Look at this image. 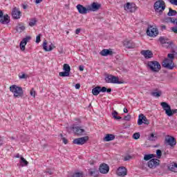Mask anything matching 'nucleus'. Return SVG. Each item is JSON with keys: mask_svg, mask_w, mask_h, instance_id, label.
<instances>
[{"mask_svg": "<svg viewBox=\"0 0 177 177\" xmlns=\"http://www.w3.org/2000/svg\"><path fill=\"white\" fill-rule=\"evenodd\" d=\"M48 45V42L46 41V40L44 41L43 43V49L46 51V52H50V50H53V48H55V45H53V44H51L49 46V48H48L47 46Z\"/></svg>", "mask_w": 177, "mask_h": 177, "instance_id": "nucleus-21", "label": "nucleus"}, {"mask_svg": "<svg viewBox=\"0 0 177 177\" xmlns=\"http://www.w3.org/2000/svg\"><path fill=\"white\" fill-rule=\"evenodd\" d=\"M46 174H48V175H52V171H46Z\"/></svg>", "mask_w": 177, "mask_h": 177, "instance_id": "nucleus-62", "label": "nucleus"}, {"mask_svg": "<svg viewBox=\"0 0 177 177\" xmlns=\"http://www.w3.org/2000/svg\"><path fill=\"white\" fill-rule=\"evenodd\" d=\"M156 157V155L154 154H147L144 156V160L145 161H149V160H151V158H154Z\"/></svg>", "mask_w": 177, "mask_h": 177, "instance_id": "nucleus-33", "label": "nucleus"}, {"mask_svg": "<svg viewBox=\"0 0 177 177\" xmlns=\"http://www.w3.org/2000/svg\"><path fill=\"white\" fill-rule=\"evenodd\" d=\"M157 139V136H154L153 133H151L150 136H149L148 137V140H151V141H154Z\"/></svg>", "mask_w": 177, "mask_h": 177, "instance_id": "nucleus-37", "label": "nucleus"}, {"mask_svg": "<svg viewBox=\"0 0 177 177\" xmlns=\"http://www.w3.org/2000/svg\"><path fill=\"white\" fill-rule=\"evenodd\" d=\"M30 96H33V97H35V90L34 88H32L30 92Z\"/></svg>", "mask_w": 177, "mask_h": 177, "instance_id": "nucleus-49", "label": "nucleus"}, {"mask_svg": "<svg viewBox=\"0 0 177 177\" xmlns=\"http://www.w3.org/2000/svg\"><path fill=\"white\" fill-rule=\"evenodd\" d=\"M124 10L133 13V12H135L136 10V5L133 3H127L126 5H124Z\"/></svg>", "mask_w": 177, "mask_h": 177, "instance_id": "nucleus-14", "label": "nucleus"}, {"mask_svg": "<svg viewBox=\"0 0 177 177\" xmlns=\"http://www.w3.org/2000/svg\"><path fill=\"white\" fill-rule=\"evenodd\" d=\"M159 41L162 45H164V44H167V48H172V45H174L172 41H168V39H165L164 37H160L159 38Z\"/></svg>", "mask_w": 177, "mask_h": 177, "instance_id": "nucleus-23", "label": "nucleus"}, {"mask_svg": "<svg viewBox=\"0 0 177 177\" xmlns=\"http://www.w3.org/2000/svg\"><path fill=\"white\" fill-rule=\"evenodd\" d=\"M172 24L177 26V18H173Z\"/></svg>", "mask_w": 177, "mask_h": 177, "instance_id": "nucleus-53", "label": "nucleus"}, {"mask_svg": "<svg viewBox=\"0 0 177 177\" xmlns=\"http://www.w3.org/2000/svg\"><path fill=\"white\" fill-rule=\"evenodd\" d=\"M20 160L19 163L21 167H27V165H28V161H27L23 156L20 157Z\"/></svg>", "mask_w": 177, "mask_h": 177, "instance_id": "nucleus-28", "label": "nucleus"}, {"mask_svg": "<svg viewBox=\"0 0 177 177\" xmlns=\"http://www.w3.org/2000/svg\"><path fill=\"white\" fill-rule=\"evenodd\" d=\"M123 111H124V113H128V109H127V108H124V109H123Z\"/></svg>", "mask_w": 177, "mask_h": 177, "instance_id": "nucleus-63", "label": "nucleus"}, {"mask_svg": "<svg viewBox=\"0 0 177 177\" xmlns=\"http://www.w3.org/2000/svg\"><path fill=\"white\" fill-rule=\"evenodd\" d=\"M110 84H124V82L119 81L118 77L113 76L112 77V80L111 81Z\"/></svg>", "mask_w": 177, "mask_h": 177, "instance_id": "nucleus-30", "label": "nucleus"}, {"mask_svg": "<svg viewBox=\"0 0 177 177\" xmlns=\"http://www.w3.org/2000/svg\"><path fill=\"white\" fill-rule=\"evenodd\" d=\"M43 0H35V3H41Z\"/></svg>", "mask_w": 177, "mask_h": 177, "instance_id": "nucleus-60", "label": "nucleus"}, {"mask_svg": "<svg viewBox=\"0 0 177 177\" xmlns=\"http://www.w3.org/2000/svg\"><path fill=\"white\" fill-rule=\"evenodd\" d=\"M141 55H142L145 59H151V57H153V52L149 50H142Z\"/></svg>", "mask_w": 177, "mask_h": 177, "instance_id": "nucleus-24", "label": "nucleus"}, {"mask_svg": "<svg viewBox=\"0 0 177 177\" xmlns=\"http://www.w3.org/2000/svg\"><path fill=\"white\" fill-rule=\"evenodd\" d=\"M147 35L154 38L158 35V29L157 28H153V26H149L147 29Z\"/></svg>", "mask_w": 177, "mask_h": 177, "instance_id": "nucleus-5", "label": "nucleus"}, {"mask_svg": "<svg viewBox=\"0 0 177 177\" xmlns=\"http://www.w3.org/2000/svg\"><path fill=\"white\" fill-rule=\"evenodd\" d=\"M26 44L23 43V41L20 42L19 46H20V49L21 50H26Z\"/></svg>", "mask_w": 177, "mask_h": 177, "instance_id": "nucleus-40", "label": "nucleus"}, {"mask_svg": "<svg viewBox=\"0 0 177 177\" xmlns=\"http://www.w3.org/2000/svg\"><path fill=\"white\" fill-rule=\"evenodd\" d=\"M118 115V112H117L116 111H113L112 112V116L114 118V120H122V117L121 116H117Z\"/></svg>", "mask_w": 177, "mask_h": 177, "instance_id": "nucleus-32", "label": "nucleus"}, {"mask_svg": "<svg viewBox=\"0 0 177 177\" xmlns=\"http://www.w3.org/2000/svg\"><path fill=\"white\" fill-rule=\"evenodd\" d=\"M109 171H110V167H109V165L106 163H102L100 165L99 167V171L100 174H109Z\"/></svg>", "mask_w": 177, "mask_h": 177, "instance_id": "nucleus-15", "label": "nucleus"}, {"mask_svg": "<svg viewBox=\"0 0 177 177\" xmlns=\"http://www.w3.org/2000/svg\"><path fill=\"white\" fill-rule=\"evenodd\" d=\"M100 55L101 56H111L113 55V50L111 49H103L100 51Z\"/></svg>", "mask_w": 177, "mask_h": 177, "instance_id": "nucleus-25", "label": "nucleus"}, {"mask_svg": "<svg viewBox=\"0 0 177 177\" xmlns=\"http://www.w3.org/2000/svg\"><path fill=\"white\" fill-rule=\"evenodd\" d=\"M23 9H27V6L22 4Z\"/></svg>", "mask_w": 177, "mask_h": 177, "instance_id": "nucleus-64", "label": "nucleus"}, {"mask_svg": "<svg viewBox=\"0 0 177 177\" xmlns=\"http://www.w3.org/2000/svg\"><path fill=\"white\" fill-rule=\"evenodd\" d=\"M10 91L13 93L14 97H21L24 95L23 88L18 86L16 84L10 86Z\"/></svg>", "mask_w": 177, "mask_h": 177, "instance_id": "nucleus-3", "label": "nucleus"}, {"mask_svg": "<svg viewBox=\"0 0 177 177\" xmlns=\"http://www.w3.org/2000/svg\"><path fill=\"white\" fill-rule=\"evenodd\" d=\"M80 32H81V29L80 28H77L75 30V34L78 35L80 34Z\"/></svg>", "mask_w": 177, "mask_h": 177, "instance_id": "nucleus-55", "label": "nucleus"}, {"mask_svg": "<svg viewBox=\"0 0 177 177\" xmlns=\"http://www.w3.org/2000/svg\"><path fill=\"white\" fill-rule=\"evenodd\" d=\"M162 92L161 91H158V92H152L151 93V96H153V97H160V96H161L162 95Z\"/></svg>", "mask_w": 177, "mask_h": 177, "instance_id": "nucleus-35", "label": "nucleus"}, {"mask_svg": "<svg viewBox=\"0 0 177 177\" xmlns=\"http://www.w3.org/2000/svg\"><path fill=\"white\" fill-rule=\"evenodd\" d=\"M168 169L171 171V172H177V164L176 163H171L168 166Z\"/></svg>", "mask_w": 177, "mask_h": 177, "instance_id": "nucleus-27", "label": "nucleus"}, {"mask_svg": "<svg viewBox=\"0 0 177 177\" xmlns=\"http://www.w3.org/2000/svg\"><path fill=\"white\" fill-rule=\"evenodd\" d=\"M165 1L164 0H158L153 4V9L156 15H159L161 16L162 15L164 10H165Z\"/></svg>", "mask_w": 177, "mask_h": 177, "instance_id": "nucleus-2", "label": "nucleus"}, {"mask_svg": "<svg viewBox=\"0 0 177 177\" xmlns=\"http://www.w3.org/2000/svg\"><path fill=\"white\" fill-rule=\"evenodd\" d=\"M41 42V34L36 37V44H39Z\"/></svg>", "mask_w": 177, "mask_h": 177, "instance_id": "nucleus-46", "label": "nucleus"}, {"mask_svg": "<svg viewBox=\"0 0 177 177\" xmlns=\"http://www.w3.org/2000/svg\"><path fill=\"white\" fill-rule=\"evenodd\" d=\"M171 30L173 32H174L175 34H177V26L171 27Z\"/></svg>", "mask_w": 177, "mask_h": 177, "instance_id": "nucleus-51", "label": "nucleus"}, {"mask_svg": "<svg viewBox=\"0 0 177 177\" xmlns=\"http://www.w3.org/2000/svg\"><path fill=\"white\" fill-rule=\"evenodd\" d=\"M102 5L93 2L91 6H88L89 12H96V10H99L101 8Z\"/></svg>", "mask_w": 177, "mask_h": 177, "instance_id": "nucleus-20", "label": "nucleus"}, {"mask_svg": "<svg viewBox=\"0 0 177 177\" xmlns=\"http://www.w3.org/2000/svg\"><path fill=\"white\" fill-rule=\"evenodd\" d=\"M89 174L90 175H91V176H97V171H95V170L90 171Z\"/></svg>", "mask_w": 177, "mask_h": 177, "instance_id": "nucleus-43", "label": "nucleus"}, {"mask_svg": "<svg viewBox=\"0 0 177 177\" xmlns=\"http://www.w3.org/2000/svg\"><path fill=\"white\" fill-rule=\"evenodd\" d=\"M160 28H161V30H166L167 26H165V25H160Z\"/></svg>", "mask_w": 177, "mask_h": 177, "instance_id": "nucleus-57", "label": "nucleus"}, {"mask_svg": "<svg viewBox=\"0 0 177 177\" xmlns=\"http://www.w3.org/2000/svg\"><path fill=\"white\" fill-rule=\"evenodd\" d=\"M64 72L59 73V77H70V71H71V67L68 64H64L63 66Z\"/></svg>", "mask_w": 177, "mask_h": 177, "instance_id": "nucleus-6", "label": "nucleus"}, {"mask_svg": "<svg viewBox=\"0 0 177 177\" xmlns=\"http://www.w3.org/2000/svg\"><path fill=\"white\" fill-rule=\"evenodd\" d=\"M75 89H80V88H81V84H76L75 85Z\"/></svg>", "mask_w": 177, "mask_h": 177, "instance_id": "nucleus-54", "label": "nucleus"}, {"mask_svg": "<svg viewBox=\"0 0 177 177\" xmlns=\"http://www.w3.org/2000/svg\"><path fill=\"white\" fill-rule=\"evenodd\" d=\"M116 174L118 176H127V174H128V170L124 167H120L117 169Z\"/></svg>", "mask_w": 177, "mask_h": 177, "instance_id": "nucleus-17", "label": "nucleus"}, {"mask_svg": "<svg viewBox=\"0 0 177 177\" xmlns=\"http://www.w3.org/2000/svg\"><path fill=\"white\" fill-rule=\"evenodd\" d=\"M28 24L30 27H34V26H35V24H37V19L32 18V19H30Z\"/></svg>", "mask_w": 177, "mask_h": 177, "instance_id": "nucleus-34", "label": "nucleus"}, {"mask_svg": "<svg viewBox=\"0 0 177 177\" xmlns=\"http://www.w3.org/2000/svg\"><path fill=\"white\" fill-rule=\"evenodd\" d=\"M60 136L62 138L63 143H64V145H67V143H68V140L66 138L63 137V134H60Z\"/></svg>", "mask_w": 177, "mask_h": 177, "instance_id": "nucleus-45", "label": "nucleus"}, {"mask_svg": "<svg viewBox=\"0 0 177 177\" xmlns=\"http://www.w3.org/2000/svg\"><path fill=\"white\" fill-rule=\"evenodd\" d=\"M84 66H82V65H80V66H79V70H80V71H84Z\"/></svg>", "mask_w": 177, "mask_h": 177, "instance_id": "nucleus-56", "label": "nucleus"}, {"mask_svg": "<svg viewBox=\"0 0 177 177\" xmlns=\"http://www.w3.org/2000/svg\"><path fill=\"white\" fill-rule=\"evenodd\" d=\"M156 155L158 158H161V156H162V152L160 149L156 150Z\"/></svg>", "mask_w": 177, "mask_h": 177, "instance_id": "nucleus-44", "label": "nucleus"}, {"mask_svg": "<svg viewBox=\"0 0 177 177\" xmlns=\"http://www.w3.org/2000/svg\"><path fill=\"white\" fill-rule=\"evenodd\" d=\"M177 15V12L175 10H172V8H169V12L167 13V16H169V17H171L172 16H176Z\"/></svg>", "mask_w": 177, "mask_h": 177, "instance_id": "nucleus-29", "label": "nucleus"}, {"mask_svg": "<svg viewBox=\"0 0 177 177\" xmlns=\"http://www.w3.org/2000/svg\"><path fill=\"white\" fill-rule=\"evenodd\" d=\"M12 17L15 19L17 20L21 17V12L17 9V8H14L12 10Z\"/></svg>", "mask_w": 177, "mask_h": 177, "instance_id": "nucleus-18", "label": "nucleus"}, {"mask_svg": "<svg viewBox=\"0 0 177 177\" xmlns=\"http://www.w3.org/2000/svg\"><path fill=\"white\" fill-rule=\"evenodd\" d=\"M147 165L149 168H151V169H154L155 168H157V167L160 165V160L157 158L151 159L147 162Z\"/></svg>", "mask_w": 177, "mask_h": 177, "instance_id": "nucleus-10", "label": "nucleus"}, {"mask_svg": "<svg viewBox=\"0 0 177 177\" xmlns=\"http://www.w3.org/2000/svg\"><path fill=\"white\" fill-rule=\"evenodd\" d=\"M165 142H166L167 145L171 146V147H174L176 145V140L173 136H168L165 138Z\"/></svg>", "mask_w": 177, "mask_h": 177, "instance_id": "nucleus-12", "label": "nucleus"}, {"mask_svg": "<svg viewBox=\"0 0 177 177\" xmlns=\"http://www.w3.org/2000/svg\"><path fill=\"white\" fill-rule=\"evenodd\" d=\"M147 67L153 71V73H158L161 70V64L157 61H149L147 62Z\"/></svg>", "mask_w": 177, "mask_h": 177, "instance_id": "nucleus-4", "label": "nucleus"}, {"mask_svg": "<svg viewBox=\"0 0 177 177\" xmlns=\"http://www.w3.org/2000/svg\"><path fill=\"white\" fill-rule=\"evenodd\" d=\"M172 111V115H174V114H176L177 113V109H173Z\"/></svg>", "mask_w": 177, "mask_h": 177, "instance_id": "nucleus-59", "label": "nucleus"}, {"mask_svg": "<svg viewBox=\"0 0 177 177\" xmlns=\"http://www.w3.org/2000/svg\"><path fill=\"white\" fill-rule=\"evenodd\" d=\"M16 30L17 32H23V31H24L26 30V26H23V25H20L19 24L17 27H16Z\"/></svg>", "mask_w": 177, "mask_h": 177, "instance_id": "nucleus-31", "label": "nucleus"}, {"mask_svg": "<svg viewBox=\"0 0 177 177\" xmlns=\"http://www.w3.org/2000/svg\"><path fill=\"white\" fill-rule=\"evenodd\" d=\"M124 120L125 121H131V115H127L124 116Z\"/></svg>", "mask_w": 177, "mask_h": 177, "instance_id": "nucleus-50", "label": "nucleus"}, {"mask_svg": "<svg viewBox=\"0 0 177 177\" xmlns=\"http://www.w3.org/2000/svg\"><path fill=\"white\" fill-rule=\"evenodd\" d=\"M88 140H89V137L84 136L73 140V145H78L79 146H82V145H85V143H86Z\"/></svg>", "mask_w": 177, "mask_h": 177, "instance_id": "nucleus-7", "label": "nucleus"}, {"mask_svg": "<svg viewBox=\"0 0 177 177\" xmlns=\"http://www.w3.org/2000/svg\"><path fill=\"white\" fill-rule=\"evenodd\" d=\"M123 45L127 49H134V48H136V44H135V43L132 41V40H125L123 42Z\"/></svg>", "mask_w": 177, "mask_h": 177, "instance_id": "nucleus-19", "label": "nucleus"}, {"mask_svg": "<svg viewBox=\"0 0 177 177\" xmlns=\"http://www.w3.org/2000/svg\"><path fill=\"white\" fill-rule=\"evenodd\" d=\"M100 92H106V87H100V86H97L96 87L92 89V93L94 96H97V95H99Z\"/></svg>", "mask_w": 177, "mask_h": 177, "instance_id": "nucleus-13", "label": "nucleus"}, {"mask_svg": "<svg viewBox=\"0 0 177 177\" xmlns=\"http://www.w3.org/2000/svg\"><path fill=\"white\" fill-rule=\"evenodd\" d=\"M173 20H174V17H167L165 19V21L166 23H172Z\"/></svg>", "mask_w": 177, "mask_h": 177, "instance_id": "nucleus-42", "label": "nucleus"}, {"mask_svg": "<svg viewBox=\"0 0 177 177\" xmlns=\"http://www.w3.org/2000/svg\"><path fill=\"white\" fill-rule=\"evenodd\" d=\"M105 92H107V93H111V88H106Z\"/></svg>", "mask_w": 177, "mask_h": 177, "instance_id": "nucleus-58", "label": "nucleus"}, {"mask_svg": "<svg viewBox=\"0 0 177 177\" xmlns=\"http://www.w3.org/2000/svg\"><path fill=\"white\" fill-rule=\"evenodd\" d=\"M30 39H31V37L27 36L26 37L24 38L21 41L22 43H24L25 45H27V41H30Z\"/></svg>", "mask_w": 177, "mask_h": 177, "instance_id": "nucleus-39", "label": "nucleus"}, {"mask_svg": "<svg viewBox=\"0 0 177 177\" xmlns=\"http://www.w3.org/2000/svg\"><path fill=\"white\" fill-rule=\"evenodd\" d=\"M115 139V136L113 134H106L104 138V142H111V140H114Z\"/></svg>", "mask_w": 177, "mask_h": 177, "instance_id": "nucleus-26", "label": "nucleus"}, {"mask_svg": "<svg viewBox=\"0 0 177 177\" xmlns=\"http://www.w3.org/2000/svg\"><path fill=\"white\" fill-rule=\"evenodd\" d=\"M133 138L136 140H138V139H139V138H140V133H135L133 135Z\"/></svg>", "mask_w": 177, "mask_h": 177, "instance_id": "nucleus-41", "label": "nucleus"}, {"mask_svg": "<svg viewBox=\"0 0 177 177\" xmlns=\"http://www.w3.org/2000/svg\"><path fill=\"white\" fill-rule=\"evenodd\" d=\"M169 1L171 3V5H175L177 6V0H169Z\"/></svg>", "mask_w": 177, "mask_h": 177, "instance_id": "nucleus-52", "label": "nucleus"}, {"mask_svg": "<svg viewBox=\"0 0 177 177\" xmlns=\"http://www.w3.org/2000/svg\"><path fill=\"white\" fill-rule=\"evenodd\" d=\"M19 80H26L27 78V76L26 74L23 73L22 75H19Z\"/></svg>", "mask_w": 177, "mask_h": 177, "instance_id": "nucleus-47", "label": "nucleus"}, {"mask_svg": "<svg viewBox=\"0 0 177 177\" xmlns=\"http://www.w3.org/2000/svg\"><path fill=\"white\" fill-rule=\"evenodd\" d=\"M142 124L149 125V124H150V121L147 120V118H146L145 115L141 113L138 116V125H142Z\"/></svg>", "mask_w": 177, "mask_h": 177, "instance_id": "nucleus-11", "label": "nucleus"}, {"mask_svg": "<svg viewBox=\"0 0 177 177\" xmlns=\"http://www.w3.org/2000/svg\"><path fill=\"white\" fill-rule=\"evenodd\" d=\"M160 106H162L163 110L165 111V114H167L168 117L172 116V109H171V106H169L168 103L161 102Z\"/></svg>", "mask_w": 177, "mask_h": 177, "instance_id": "nucleus-9", "label": "nucleus"}, {"mask_svg": "<svg viewBox=\"0 0 177 177\" xmlns=\"http://www.w3.org/2000/svg\"><path fill=\"white\" fill-rule=\"evenodd\" d=\"M174 59L175 55L171 53L168 54L167 58H165L162 63V67L167 68V70H174L175 67V64L174 63Z\"/></svg>", "mask_w": 177, "mask_h": 177, "instance_id": "nucleus-1", "label": "nucleus"}, {"mask_svg": "<svg viewBox=\"0 0 177 177\" xmlns=\"http://www.w3.org/2000/svg\"><path fill=\"white\" fill-rule=\"evenodd\" d=\"M71 129L73 131L75 135L76 136H82V135H85V129H82L81 127H72Z\"/></svg>", "mask_w": 177, "mask_h": 177, "instance_id": "nucleus-8", "label": "nucleus"}, {"mask_svg": "<svg viewBox=\"0 0 177 177\" xmlns=\"http://www.w3.org/2000/svg\"><path fill=\"white\" fill-rule=\"evenodd\" d=\"M84 176V174L82 172H76L72 175V177H82Z\"/></svg>", "mask_w": 177, "mask_h": 177, "instance_id": "nucleus-38", "label": "nucleus"}, {"mask_svg": "<svg viewBox=\"0 0 177 177\" xmlns=\"http://www.w3.org/2000/svg\"><path fill=\"white\" fill-rule=\"evenodd\" d=\"M132 156L130 155H127L124 157V161H129V160H131Z\"/></svg>", "mask_w": 177, "mask_h": 177, "instance_id": "nucleus-48", "label": "nucleus"}, {"mask_svg": "<svg viewBox=\"0 0 177 177\" xmlns=\"http://www.w3.org/2000/svg\"><path fill=\"white\" fill-rule=\"evenodd\" d=\"M3 16V12L2 10H0V17H2Z\"/></svg>", "mask_w": 177, "mask_h": 177, "instance_id": "nucleus-61", "label": "nucleus"}, {"mask_svg": "<svg viewBox=\"0 0 177 177\" xmlns=\"http://www.w3.org/2000/svg\"><path fill=\"white\" fill-rule=\"evenodd\" d=\"M79 13H80V15H86V13H88L89 12V6H88L87 8L84 7V6L81 5V4H78L76 6Z\"/></svg>", "mask_w": 177, "mask_h": 177, "instance_id": "nucleus-16", "label": "nucleus"}, {"mask_svg": "<svg viewBox=\"0 0 177 177\" xmlns=\"http://www.w3.org/2000/svg\"><path fill=\"white\" fill-rule=\"evenodd\" d=\"M113 76L114 75H109L106 76L105 77L106 82H107V84H110V82H111V81H112V78Z\"/></svg>", "mask_w": 177, "mask_h": 177, "instance_id": "nucleus-36", "label": "nucleus"}, {"mask_svg": "<svg viewBox=\"0 0 177 177\" xmlns=\"http://www.w3.org/2000/svg\"><path fill=\"white\" fill-rule=\"evenodd\" d=\"M0 23L1 24H9V23H10V18L9 17V15H5L3 16L2 17H0Z\"/></svg>", "mask_w": 177, "mask_h": 177, "instance_id": "nucleus-22", "label": "nucleus"}]
</instances>
